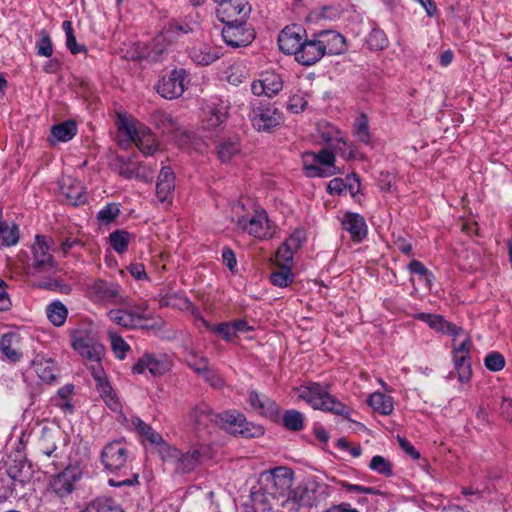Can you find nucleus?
Returning <instances> with one entry per match:
<instances>
[{"instance_id": "nucleus-53", "label": "nucleus", "mask_w": 512, "mask_h": 512, "mask_svg": "<svg viewBox=\"0 0 512 512\" xmlns=\"http://www.w3.org/2000/svg\"><path fill=\"white\" fill-rule=\"evenodd\" d=\"M85 243L78 237L68 236L60 240L59 251L66 256L74 248H83Z\"/></svg>"}, {"instance_id": "nucleus-34", "label": "nucleus", "mask_w": 512, "mask_h": 512, "mask_svg": "<svg viewBox=\"0 0 512 512\" xmlns=\"http://www.w3.org/2000/svg\"><path fill=\"white\" fill-rule=\"evenodd\" d=\"M96 388L100 393V396L111 410L118 411L120 409V402L116 397L113 388L108 382L107 378L96 382Z\"/></svg>"}, {"instance_id": "nucleus-2", "label": "nucleus", "mask_w": 512, "mask_h": 512, "mask_svg": "<svg viewBox=\"0 0 512 512\" xmlns=\"http://www.w3.org/2000/svg\"><path fill=\"white\" fill-rule=\"evenodd\" d=\"M191 418L198 427H207L210 422H216L219 427L229 433L238 434L244 438H257L264 434L262 426L247 422L242 414L229 412L213 414L206 404L196 406L191 412Z\"/></svg>"}, {"instance_id": "nucleus-11", "label": "nucleus", "mask_w": 512, "mask_h": 512, "mask_svg": "<svg viewBox=\"0 0 512 512\" xmlns=\"http://www.w3.org/2000/svg\"><path fill=\"white\" fill-rule=\"evenodd\" d=\"M471 345L470 337L464 329L461 336H453L454 366L461 382L468 381L472 374L471 365L468 361Z\"/></svg>"}, {"instance_id": "nucleus-31", "label": "nucleus", "mask_w": 512, "mask_h": 512, "mask_svg": "<svg viewBox=\"0 0 512 512\" xmlns=\"http://www.w3.org/2000/svg\"><path fill=\"white\" fill-rule=\"evenodd\" d=\"M368 404L382 415H390L393 412V399L381 392H374L368 398Z\"/></svg>"}, {"instance_id": "nucleus-26", "label": "nucleus", "mask_w": 512, "mask_h": 512, "mask_svg": "<svg viewBox=\"0 0 512 512\" xmlns=\"http://www.w3.org/2000/svg\"><path fill=\"white\" fill-rule=\"evenodd\" d=\"M108 317L111 321L124 328L143 327V321L147 319V317L142 314L122 309H114L109 311Z\"/></svg>"}, {"instance_id": "nucleus-60", "label": "nucleus", "mask_w": 512, "mask_h": 512, "mask_svg": "<svg viewBox=\"0 0 512 512\" xmlns=\"http://www.w3.org/2000/svg\"><path fill=\"white\" fill-rule=\"evenodd\" d=\"M340 485L348 492L365 493V494H372V495L380 494V491L374 487H365V486H361V485L350 484L346 481H341Z\"/></svg>"}, {"instance_id": "nucleus-46", "label": "nucleus", "mask_w": 512, "mask_h": 512, "mask_svg": "<svg viewBox=\"0 0 512 512\" xmlns=\"http://www.w3.org/2000/svg\"><path fill=\"white\" fill-rule=\"evenodd\" d=\"M203 323L207 329L222 336L225 341H231L235 336L232 322H223L218 325H211L206 320H203Z\"/></svg>"}, {"instance_id": "nucleus-54", "label": "nucleus", "mask_w": 512, "mask_h": 512, "mask_svg": "<svg viewBox=\"0 0 512 512\" xmlns=\"http://www.w3.org/2000/svg\"><path fill=\"white\" fill-rule=\"evenodd\" d=\"M209 108L210 111L216 115V121H226L230 108L228 101L217 99L216 101L212 102Z\"/></svg>"}, {"instance_id": "nucleus-56", "label": "nucleus", "mask_w": 512, "mask_h": 512, "mask_svg": "<svg viewBox=\"0 0 512 512\" xmlns=\"http://www.w3.org/2000/svg\"><path fill=\"white\" fill-rule=\"evenodd\" d=\"M329 53L341 54L346 50V40L344 34H333L332 39L329 41Z\"/></svg>"}, {"instance_id": "nucleus-29", "label": "nucleus", "mask_w": 512, "mask_h": 512, "mask_svg": "<svg viewBox=\"0 0 512 512\" xmlns=\"http://www.w3.org/2000/svg\"><path fill=\"white\" fill-rule=\"evenodd\" d=\"M303 36L307 34H278V45L280 50L287 55H295L299 53Z\"/></svg>"}, {"instance_id": "nucleus-39", "label": "nucleus", "mask_w": 512, "mask_h": 512, "mask_svg": "<svg viewBox=\"0 0 512 512\" xmlns=\"http://www.w3.org/2000/svg\"><path fill=\"white\" fill-rule=\"evenodd\" d=\"M239 151L240 145L237 138L223 139L218 146V156L222 162L229 161Z\"/></svg>"}, {"instance_id": "nucleus-55", "label": "nucleus", "mask_w": 512, "mask_h": 512, "mask_svg": "<svg viewBox=\"0 0 512 512\" xmlns=\"http://www.w3.org/2000/svg\"><path fill=\"white\" fill-rule=\"evenodd\" d=\"M365 43L370 50H382L388 45L386 34H368Z\"/></svg>"}, {"instance_id": "nucleus-12", "label": "nucleus", "mask_w": 512, "mask_h": 512, "mask_svg": "<svg viewBox=\"0 0 512 512\" xmlns=\"http://www.w3.org/2000/svg\"><path fill=\"white\" fill-rule=\"evenodd\" d=\"M236 226L243 232L259 239L272 236L270 222L264 210H254L252 214L238 217Z\"/></svg>"}, {"instance_id": "nucleus-32", "label": "nucleus", "mask_w": 512, "mask_h": 512, "mask_svg": "<svg viewBox=\"0 0 512 512\" xmlns=\"http://www.w3.org/2000/svg\"><path fill=\"white\" fill-rule=\"evenodd\" d=\"M77 133V125L73 120H67L52 126L51 135L56 141L67 142Z\"/></svg>"}, {"instance_id": "nucleus-48", "label": "nucleus", "mask_w": 512, "mask_h": 512, "mask_svg": "<svg viewBox=\"0 0 512 512\" xmlns=\"http://www.w3.org/2000/svg\"><path fill=\"white\" fill-rule=\"evenodd\" d=\"M411 274H417L425 282L427 286H431L433 274L418 260H412L408 265Z\"/></svg>"}, {"instance_id": "nucleus-47", "label": "nucleus", "mask_w": 512, "mask_h": 512, "mask_svg": "<svg viewBox=\"0 0 512 512\" xmlns=\"http://www.w3.org/2000/svg\"><path fill=\"white\" fill-rule=\"evenodd\" d=\"M109 338L111 341L112 350L116 356V358L122 360L126 357L127 351H129L130 346L125 342V340L115 332H109Z\"/></svg>"}, {"instance_id": "nucleus-28", "label": "nucleus", "mask_w": 512, "mask_h": 512, "mask_svg": "<svg viewBox=\"0 0 512 512\" xmlns=\"http://www.w3.org/2000/svg\"><path fill=\"white\" fill-rule=\"evenodd\" d=\"M32 367L42 381L51 383L55 380L57 368L54 360L51 358L46 359L42 356H36L32 360Z\"/></svg>"}, {"instance_id": "nucleus-59", "label": "nucleus", "mask_w": 512, "mask_h": 512, "mask_svg": "<svg viewBox=\"0 0 512 512\" xmlns=\"http://www.w3.org/2000/svg\"><path fill=\"white\" fill-rule=\"evenodd\" d=\"M37 54L44 57H51L53 54L52 42L47 34H44L36 43Z\"/></svg>"}, {"instance_id": "nucleus-40", "label": "nucleus", "mask_w": 512, "mask_h": 512, "mask_svg": "<svg viewBox=\"0 0 512 512\" xmlns=\"http://www.w3.org/2000/svg\"><path fill=\"white\" fill-rule=\"evenodd\" d=\"M186 363L195 373L201 376L209 369V360L193 350L188 352Z\"/></svg>"}, {"instance_id": "nucleus-62", "label": "nucleus", "mask_w": 512, "mask_h": 512, "mask_svg": "<svg viewBox=\"0 0 512 512\" xmlns=\"http://www.w3.org/2000/svg\"><path fill=\"white\" fill-rule=\"evenodd\" d=\"M7 284L4 280H0V311H8L12 306L10 297L6 291Z\"/></svg>"}, {"instance_id": "nucleus-15", "label": "nucleus", "mask_w": 512, "mask_h": 512, "mask_svg": "<svg viewBox=\"0 0 512 512\" xmlns=\"http://www.w3.org/2000/svg\"><path fill=\"white\" fill-rule=\"evenodd\" d=\"M128 450L122 441H112L106 444L101 452V462L110 472L125 468Z\"/></svg>"}, {"instance_id": "nucleus-3", "label": "nucleus", "mask_w": 512, "mask_h": 512, "mask_svg": "<svg viewBox=\"0 0 512 512\" xmlns=\"http://www.w3.org/2000/svg\"><path fill=\"white\" fill-rule=\"evenodd\" d=\"M162 459L174 467L178 475L193 472L209 457V447L204 444H194L187 451L165 445L161 450Z\"/></svg>"}, {"instance_id": "nucleus-8", "label": "nucleus", "mask_w": 512, "mask_h": 512, "mask_svg": "<svg viewBox=\"0 0 512 512\" xmlns=\"http://www.w3.org/2000/svg\"><path fill=\"white\" fill-rule=\"evenodd\" d=\"M218 5L217 17L228 29L241 28L251 12V6L242 0H225Z\"/></svg>"}, {"instance_id": "nucleus-23", "label": "nucleus", "mask_w": 512, "mask_h": 512, "mask_svg": "<svg viewBox=\"0 0 512 512\" xmlns=\"http://www.w3.org/2000/svg\"><path fill=\"white\" fill-rule=\"evenodd\" d=\"M250 405L258 410L263 416L275 420L280 413L278 404L269 397L259 394L257 391H251L249 395Z\"/></svg>"}, {"instance_id": "nucleus-42", "label": "nucleus", "mask_w": 512, "mask_h": 512, "mask_svg": "<svg viewBox=\"0 0 512 512\" xmlns=\"http://www.w3.org/2000/svg\"><path fill=\"white\" fill-rule=\"evenodd\" d=\"M223 41L233 49L250 45L255 34H221Z\"/></svg>"}, {"instance_id": "nucleus-33", "label": "nucleus", "mask_w": 512, "mask_h": 512, "mask_svg": "<svg viewBox=\"0 0 512 512\" xmlns=\"http://www.w3.org/2000/svg\"><path fill=\"white\" fill-rule=\"evenodd\" d=\"M150 118L152 123L163 133H170L178 129L177 121L170 114L162 110H155Z\"/></svg>"}, {"instance_id": "nucleus-21", "label": "nucleus", "mask_w": 512, "mask_h": 512, "mask_svg": "<svg viewBox=\"0 0 512 512\" xmlns=\"http://www.w3.org/2000/svg\"><path fill=\"white\" fill-rule=\"evenodd\" d=\"M173 44V40L167 37V34H156L149 44L145 46L142 52L143 57L150 61H160L164 58Z\"/></svg>"}, {"instance_id": "nucleus-44", "label": "nucleus", "mask_w": 512, "mask_h": 512, "mask_svg": "<svg viewBox=\"0 0 512 512\" xmlns=\"http://www.w3.org/2000/svg\"><path fill=\"white\" fill-rule=\"evenodd\" d=\"M133 423L135 424L138 433L144 436L149 442L153 444L163 442L161 435L141 419L136 418V420L133 421Z\"/></svg>"}, {"instance_id": "nucleus-20", "label": "nucleus", "mask_w": 512, "mask_h": 512, "mask_svg": "<svg viewBox=\"0 0 512 512\" xmlns=\"http://www.w3.org/2000/svg\"><path fill=\"white\" fill-rule=\"evenodd\" d=\"M66 442V436L60 430H47L44 429L42 432V436L39 441V452L45 455L46 457H55L59 458L58 452V443Z\"/></svg>"}, {"instance_id": "nucleus-49", "label": "nucleus", "mask_w": 512, "mask_h": 512, "mask_svg": "<svg viewBox=\"0 0 512 512\" xmlns=\"http://www.w3.org/2000/svg\"><path fill=\"white\" fill-rule=\"evenodd\" d=\"M369 468L387 477L393 474L391 463L380 455H376L372 458Z\"/></svg>"}, {"instance_id": "nucleus-43", "label": "nucleus", "mask_w": 512, "mask_h": 512, "mask_svg": "<svg viewBox=\"0 0 512 512\" xmlns=\"http://www.w3.org/2000/svg\"><path fill=\"white\" fill-rule=\"evenodd\" d=\"M283 425L291 431H300L303 429V415L298 410H287L283 414Z\"/></svg>"}, {"instance_id": "nucleus-5", "label": "nucleus", "mask_w": 512, "mask_h": 512, "mask_svg": "<svg viewBox=\"0 0 512 512\" xmlns=\"http://www.w3.org/2000/svg\"><path fill=\"white\" fill-rule=\"evenodd\" d=\"M303 167L308 177H330L335 175V156L328 149L323 148L319 153L305 152L302 155Z\"/></svg>"}, {"instance_id": "nucleus-37", "label": "nucleus", "mask_w": 512, "mask_h": 512, "mask_svg": "<svg viewBox=\"0 0 512 512\" xmlns=\"http://www.w3.org/2000/svg\"><path fill=\"white\" fill-rule=\"evenodd\" d=\"M84 512H124L121 506L111 498H97Z\"/></svg>"}, {"instance_id": "nucleus-58", "label": "nucleus", "mask_w": 512, "mask_h": 512, "mask_svg": "<svg viewBox=\"0 0 512 512\" xmlns=\"http://www.w3.org/2000/svg\"><path fill=\"white\" fill-rule=\"evenodd\" d=\"M294 251L288 249L284 243L278 248L276 253L277 262L280 266H291L293 262Z\"/></svg>"}, {"instance_id": "nucleus-50", "label": "nucleus", "mask_w": 512, "mask_h": 512, "mask_svg": "<svg viewBox=\"0 0 512 512\" xmlns=\"http://www.w3.org/2000/svg\"><path fill=\"white\" fill-rule=\"evenodd\" d=\"M120 214L119 205L116 203H109L98 212L97 219L102 224H109Z\"/></svg>"}, {"instance_id": "nucleus-57", "label": "nucleus", "mask_w": 512, "mask_h": 512, "mask_svg": "<svg viewBox=\"0 0 512 512\" xmlns=\"http://www.w3.org/2000/svg\"><path fill=\"white\" fill-rule=\"evenodd\" d=\"M304 241V232L302 230H296L286 239L284 244L286 245V247H288V249H291L292 251L296 252L298 249L301 248Z\"/></svg>"}, {"instance_id": "nucleus-17", "label": "nucleus", "mask_w": 512, "mask_h": 512, "mask_svg": "<svg viewBox=\"0 0 512 512\" xmlns=\"http://www.w3.org/2000/svg\"><path fill=\"white\" fill-rule=\"evenodd\" d=\"M92 298L100 301H107L113 304H121L123 299L120 295V286L117 283L96 280L88 289Z\"/></svg>"}, {"instance_id": "nucleus-7", "label": "nucleus", "mask_w": 512, "mask_h": 512, "mask_svg": "<svg viewBox=\"0 0 512 512\" xmlns=\"http://www.w3.org/2000/svg\"><path fill=\"white\" fill-rule=\"evenodd\" d=\"M327 487L324 484L317 482L315 479L309 478L302 482L292 492L291 498H288L285 503L291 506V509L297 510L298 505L313 506L327 496Z\"/></svg>"}, {"instance_id": "nucleus-63", "label": "nucleus", "mask_w": 512, "mask_h": 512, "mask_svg": "<svg viewBox=\"0 0 512 512\" xmlns=\"http://www.w3.org/2000/svg\"><path fill=\"white\" fill-rule=\"evenodd\" d=\"M222 261L229 268L230 271H233L237 265V260L235 257V253L232 251L230 247H224L222 249Z\"/></svg>"}, {"instance_id": "nucleus-61", "label": "nucleus", "mask_w": 512, "mask_h": 512, "mask_svg": "<svg viewBox=\"0 0 512 512\" xmlns=\"http://www.w3.org/2000/svg\"><path fill=\"white\" fill-rule=\"evenodd\" d=\"M202 377L215 389H220L224 386L223 379L210 368L202 375Z\"/></svg>"}, {"instance_id": "nucleus-27", "label": "nucleus", "mask_w": 512, "mask_h": 512, "mask_svg": "<svg viewBox=\"0 0 512 512\" xmlns=\"http://www.w3.org/2000/svg\"><path fill=\"white\" fill-rule=\"evenodd\" d=\"M120 129L125 132V134L130 138L132 142L136 144V146L144 155L154 154L157 148L154 144V140L150 136H148L147 139L141 137L140 132L136 129V127L132 123L128 122L122 123Z\"/></svg>"}, {"instance_id": "nucleus-38", "label": "nucleus", "mask_w": 512, "mask_h": 512, "mask_svg": "<svg viewBox=\"0 0 512 512\" xmlns=\"http://www.w3.org/2000/svg\"><path fill=\"white\" fill-rule=\"evenodd\" d=\"M47 317L54 326H61L64 324L68 310L60 301H54L47 307Z\"/></svg>"}, {"instance_id": "nucleus-64", "label": "nucleus", "mask_w": 512, "mask_h": 512, "mask_svg": "<svg viewBox=\"0 0 512 512\" xmlns=\"http://www.w3.org/2000/svg\"><path fill=\"white\" fill-rule=\"evenodd\" d=\"M347 187V183L341 178L332 179L327 186V190L330 194L340 195Z\"/></svg>"}, {"instance_id": "nucleus-36", "label": "nucleus", "mask_w": 512, "mask_h": 512, "mask_svg": "<svg viewBox=\"0 0 512 512\" xmlns=\"http://www.w3.org/2000/svg\"><path fill=\"white\" fill-rule=\"evenodd\" d=\"M17 340V336L14 333H6L0 338V350L3 355L10 362H18L21 359V354L16 348L13 347L14 341Z\"/></svg>"}, {"instance_id": "nucleus-9", "label": "nucleus", "mask_w": 512, "mask_h": 512, "mask_svg": "<svg viewBox=\"0 0 512 512\" xmlns=\"http://www.w3.org/2000/svg\"><path fill=\"white\" fill-rule=\"evenodd\" d=\"M32 254V262L27 266L28 274L37 275L55 269L56 262L50 253V246L45 236L36 235L35 243L32 245Z\"/></svg>"}, {"instance_id": "nucleus-35", "label": "nucleus", "mask_w": 512, "mask_h": 512, "mask_svg": "<svg viewBox=\"0 0 512 512\" xmlns=\"http://www.w3.org/2000/svg\"><path fill=\"white\" fill-rule=\"evenodd\" d=\"M132 234L126 230H115L109 235V243L113 250L118 254H123L127 251Z\"/></svg>"}, {"instance_id": "nucleus-16", "label": "nucleus", "mask_w": 512, "mask_h": 512, "mask_svg": "<svg viewBox=\"0 0 512 512\" xmlns=\"http://www.w3.org/2000/svg\"><path fill=\"white\" fill-rule=\"evenodd\" d=\"M171 363L166 355L144 354L133 366L135 374H142L147 369L153 376H161L170 369Z\"/></svg>"}, {"instance_id": "nucleus-4", "label": "nucleus", "mask_w": 512, "mask_h": 512, "mask_svg": "<svg viewBox=\"0 0 512 512\" xmlns=\"http://www.w3.org/2000/svg\"><path fill=\"white\" fill-rule=\"evenodd\" d=\"M298 398L304 400L314 409L329 411L349 419V408L329 394L319 383H310L296 388Z\"/></svg>"}, {"instance_id": "nucleus-41", "label": "nucleus", "mask_w": 512, "mask_h": 512, "mask_svg": "<svg viewBox=\"0 0 512 512\" xmlns=\"http://www.w3.org/2000/svg\"><path fill=\"white\" fill-rule=\"evenodd\" d=\"M270 280L274 286L284 288L293 282L294 274L292 273L290 266H280L279 270L271 273Z\"/></svg>"}, {"instance_id": "nucleus-1", "label": "nucleus", "mask_w": 512, "mask_h": 512, "mask_svg": "<svg viewBox=\"0 0 512 512\" xmlns=\"http://www.w3.org/2000/svg\"><path fill=\"white\" fill-rule=\"evenodd\" d=\"M294 472L285 466H278L271 470L264 471L258 478V485L251 489V500L255 505H263V510L273 508V503L280 502L282 506H289L285 503L292 496Z\"/></svg>"}, {"instance_id": "nucleus-52", "label": "nucleus", "mask_w": 512, "mask_h": 512, "mask_svg": "<svg viewBox=\"0 0 512 512\" xmlns=\"http://www.w3.org/2000/svg\"><path fill=\"white\" fill-rule=\"evenodd\" d=\"M175 189V183H157L156 196L161 203L170 204L172 202V193Z\"/></svg>"}, {"instance_id": "nucleus-25", "label": "nucleus", "mask_w": 512, "mask_h": 512, "mask_svg": "<svg viewBox=\"0 0 512 512\" xmlns=\"http://www.w3.org/2000/svg\"><path fill=\"white\" fill-rule=\"evenodd\" d=\"M416 319L426 322L431 328L444 334H449L451 336H461V333H463V328L445 321L444 318L440 315L419 313L416 316Z\"/></svg>"}, {"instance_id": "nucleus-45", "label": "nucleus", "mask_w": 512, "mask_h": 512, "mask_svg": "<svg viewBox=\"0 0 512 512\" xmlns=\"http://www.w3.org/2000/svg\"><path fill=\"white\" fill-rule=\"evenodd\" d=\"M354 134L359 141L364 144H369L371 141V136L368 127V119L366 115L361 114L354 124Z\"/></svg>"}, {"instance_id": "nucleus-51", "label": "nucleus", "mask_w": 512, "mask_h": 512, "mask_svg": "<svg viewBox=\"0 0 512 512\" xmlns=\"http://www.w3.org/2000/svg\"><path fill=\"white\" fill-rule=\"evenodd\" d=\"M485 367L493 372L500 371L505 366V358L499 352H491L484 359Z\"/></svg>"}, {"instance_id": "nucleus-22", "label": "nucleus", "mask_w": 512, "mask_h": 512, "mask_svg": "<svg viewBox=\"0 0 512 512\" xmlns=\"http://www.w3.org/2000/svg\"><path fill=\"white\" fill-rule=\"evenodd\" d=\"M341 225L344 230L349 232L354 242H361L367 235L365 219L358 213H345Z\"/></svg>"}, {"instance_id": "nucleus-6", "label": "nucleus", "mask_w": 512, "mask_h": 512, "mask_svg": "<svg viewBox=\"0 0 512 512\" xmlns=\"http://www.w3.org/2000/svg\"><path fill=\"white\" fill-rule=\"evenodd\" d=\"M252 126L258 132L271 133L284 121L282 113L269 102L253 106L249 114Z\"/></svg>"}, {"instance_id": "nucleus-24", "label": "nucleus", "mask_w": 512, "mask_h": 512, "mask_svg": "<svg viewBox=\"0 0 512 512\" xmlns=\"http://www.w3.org/2000/svg\"><path fill=\"white\" fill-rule=\"evenodd\" d=\"M188 53L191 60L201 66L212 64L224 54L222 47H210L206 44L199 47H192L189 49Z\"/></svg>"}, {"instance_id": "nucleus-14", "label": "nucleus", "mask_w": 512, "mask_h": 512, "mask_svg": "<svg viewBox=\"0 0 512 512\" xmlns=\"http://www.w3.org/2000/svg\"><path fill=\"white\" fill-rule=\"evenodd\" d=\"M81 477L82 469L78 463L68 465L62 472L52 478L50 481L51 490L58 497L64 498L73 492L75 484Z\"/></svg>"}, {"instance_id": "nucleus-18", "label": "nucleus", "mask_w": 512, "mask_h": 512, "mask_svg": "<svg viewBox=\"0 0 512 512\" xmlns=\"http://www.w3.org/2000/svg\"><path fill=\"white\" fill-rule=\"evenodd\" d=\"M326 46L319 40H308L302 42L299 53H296V60L305 66H310L319 61L325 54Z\"/></svg>"}, {"instance_id": "nucleus-19", "label": "nucleus", "mask_w": 512, "mask_h": 512, "mask_svg": "<svg viewBox=\"0 0 512 512\" xmlns=\"http://www.w3.org/2000/svg\"><path fill=\"white\" fill-rule=\"evenodd\" d=\"M282 88V78L275 73H266L260 80L254 81L251 85V91L254 95H266L269 98L278 94Z\"/></svg>"}, {"instance_id": "nucleus-13", "label": "nucleus", "mask_w": 512, "mask_h": 512, "mask_svg": "<svg viewBox=\"0 0 512 512\" xmlns=\"http://www.w3.org/2000/svg\"><path fill=\"white\" fill-rule=\"evenodd\" d=\"M188 83L187 72L184 69H174L160 79L157 92L166 99H175L184 93Z\"/></svg>"}, {"instance_id": "nucleus-10", "label": "nucleus", "mask_w": 512, "mask_h": 512, "mask_svg": "<svg viewBox=\"0 0 512 512\" xmlns=\"http://www.w3.org/2000/svg\"><path fill=\"white\" fill-rule=\"evenodd\" d=\"M72 347L90 361L101 360L104 354L102 344L95 341L92 332L87 328L74 329L71 332Z\"/></svg>"}, {"instance_id": "nucleus-30", "label": "nucleus", "mask_w": 512, "mask_h": 512, "mask_svg": "<svg viewBox=\"0 0 512 512\" xmlns=\"http://www.w3.org/2000/svg\"><path fill=\"white\" fill-rule=\"evenodd\" d=\"M69 183L63 181L60 185V190L62 195L65 197L67 202L73 206H77L86 202V195L82 191V187L80 185H72L71 180H68Z\"/></svg>"}]
</instances>
